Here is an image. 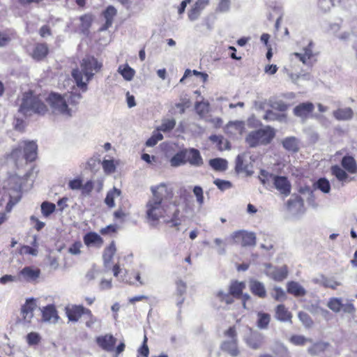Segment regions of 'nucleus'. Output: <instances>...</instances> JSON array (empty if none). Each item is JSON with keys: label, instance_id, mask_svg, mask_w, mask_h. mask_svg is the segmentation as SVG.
I'll list each match as a JSON object with an SVG mask.
<instances>
[{"label": "nucleus", "instance_id": "f257e3e1", "mask_svg": "<svg viewBox=\"0 0 357 357\" xmlns=\"http://www.w3.org/2000/svg\"><path fill=\"white\" fill-rule=\"evenodd\" d=\"M82 98L79 93L70 92L61 95L56 92H50L46 101L53 112L70 117L76 110V107Z\"/></svg>", "mask_w": 357, "mask_h": 357}, {"label": "nucleus", "instance_id": "f03ea898", "mask_svg": "<svg viewBox=\"0 0 357 357\" xmlns=\"http://www.w3.org/2000/svg\"><path fill=\"white\" fill-rule=\"evenodd\" d=\"M20 101L18 112L24 116H44L48 112V107L41 94L33 90L24 92Z\"/></svg>", "mask_w": 357, "mask_h": 357}, {"label": "nucleus", "instance_id": "7ed1b4c3", "mask_svg": "<svg viewBox=\"0 0 357 357\" xmlns=\"http://www.w3.org/2000/svg\"><path fill=\"white\" fill-rule=\"evenodd\" d=\"M81 70L78 68L72 71V76L74 78L77 86L83 91L87 90V82L93 75L99 72L102 63L98 61L93 56H86L80 63Z\"/></svg>", "mask_w": 357, "mask_h": 357}, {"label": "nucleus", "instance_id": "20e7f679", "mask_svg": "<svg viewBox=\"0 0 357 357\" xmlns=\"http://www.w3.org/2000/svg\"><path fill=\"white\" fill-rule=\"evenodd\" d=\"M38 157V144L33 140H22L13 147L7 158L14 162L18 168L22 160L25 164L34 162Z\"/></svg>", "mask_w": 357, "mask_h": 357}, {"label": "nucleus", "instance_id": "39448f33", "mask_svg": "<svg viewBox=\"0 0 357 357\" xmlns=\"http://www.w3.org/2000/svg\"><path fill=\"white\" fill-rule=\"evenodd\" d=\"M275 132L273 128L266 126L250 132L246 137L245 142L251 148L262 145H267L271 143L275 137Z\"/></svg>", "mask_w": 357, "mask_h": 357}, {"label": "nucleus", "instance_id": "423d86ee", "mask_svg": "<svg viewBox=\"0 0 357 357\" xmlns=\"http://www.w3.org/2000/svg\"><path fill=\"white\" fill-rule=\"evenodd\" d=\"M66 314L70 321L77 322L85 315L86 320L85 325L87 328H92L97 321V318L93 314L91 310L82 305H73L66 307Z\"/></svg>", "mask_w": 357, "mask_h": 357}, {"label": "nucleus", "instance_id": "0eeeda50", "mask_svg": "<svg viewBox=\"0 0 357 357\" xmlns=\"http://www.w3.org/2000/svg\"><path fill=\"white\" fill-rule=\"evenodd\" d=\"M146 218L151 223H156L160 218H164L167 213L166 204L150 199L146 204Z\"/></svg>", "mask_w": 357, "mask_h": 357}, {"label": "nucleus", "instance_id": "6e6552de", "mask_svg": "<svg viewBox=\"0 0 357 357\" xmlns=\"http://www.w3.org/2000/svg\"><path fill=\"white\" fill-rule=\"evenodd\" d=\"M153 198L152 199L166 204V202L170 201L174 197V192L172 188H169L165 183H160L158 185L151 188Z\"/></svg>", "mask_w": 357, "mask_h": 357}, {"label": "nucleus", "instance_id": "1a4fd4ad", "mask_svg": "<svg viewBox=\"0 0 357 357\" xmlns=\"http://www.w3.org/2000/svg\"><path fill=\"white\" fill-rule=\"evenodd\" d=\"M327 306L335 313L342 310L344 313L354 314L356 311V307L351 301L343 304L340 298L335 297L328 300Z\"/></svg>", "mask_w": 357, "mask_h": 357}, {"label": "nucleus", "instance_id": "9d476101", "mask_svg": "<svg viewBox=\"0 0 357 357\" xmlns=\"http://www.w3.org/2000/svg\"><path fill=\"white\" fill-rule=\"evenodd\" d=\"M235 243L243 247L252 246L256 244V236L255 234L245 231H238L232 235Z\"/></svg>", "mask_w": 357, "mask_h": 357}, {"label": "nucleus", "instance_id": "9b49d317", "mask_svg": "<svg viewBox=\"0 0 357 357\" xmlns=\"http://www.w3.org/2000/svg\"><path fill=\"white\" fill-rule=\"evenodd\" d=\"M314 109V105L312 102H302L294 107V114L295 116L301 118L303 121H305L312 116Z\"/></svg>", "mask_w": 357, "mask_h": 357}, {"label": "nucleus", "instance_id": "f8f14e48", "mask_svg": "<svg viewBox=\"0 0 357 357\" xmlns=\"http://www.w3.org/2000/svg\"><path fill=\"white\" fill-rule=\"evenodd\" d=\"M40 270L38 268L25 266L18 273L20 280L31 282H35L40 277Z\"/></svg>", "mask_w": 357, "mask_h": 357}, {"label": "nucleus", "instance_id": "ddd939ff", "mask_svg": "<svg viewBox=\"0 0 357 357\" xmlns=\"http://www.w3.org/2000/svg\"><path fill=\"white\" fill-rule=\"evenodd\" d=\"M273 184L280 193L287 197L291 193V185L287 177L284 176H273Z\"/></svg>", "mask_w": 357, "mask_h": 357}, {"label": "nucleus", "instance_id": "4468645a", "mask_svg": "<svg viewBox=\"0 0 357 357\" xmlns=\"http://www.w3.org/2000/svg\"><path fill=\"white\" fill-rule=\"evenodd\" d=\"M96 342L102 349L106 351H112L114 349L116 339L111 334H106L97 337Z\"/></svg>", "mask_w": 357, "mask_h": 357}, {"label": "nucleus", "instance_id": "2eb2a0df", "mask_svg": "<svg viewBox=\"0 0 357 357\" xmlns=\"http://www.w3.org/2000/svg\"><path fill=\"white\" fill-rule=\"evenodd\" d=\"M8 195L9 197L8 202L6 206L7 212H10L13 206L17 204L22 198V189L21 187L10 188L8 190Z\"/></svg>", "mask_w": 357, "mask_h": 357}, {"label": "nucleus", "instance_id": "dca6fc26", "mask_svg": "<svg viewBox=\"0 0 357 357\" xmlns=\"http://www.w3.org/2000/svg\"><path fill=\"white\" fill-rule=\"evenodd\" d=\"M36 307L35 301L33 298L27 299L21 307L22 320L26 323H31Z\"/></svg>", "mask_w": 357, "mask_h": 357}, {"label": "nucleus", "instance_id": "f3484780", "mask_svg": "<svg viewBox=\"0 0 357 357\" xmlns=\"http://www.w3.org/2000/svg\"><path fill=\"white\" fill-rule=\"evenodd\" d=\"M245 130V123L241 121L229 122L226 126V133L231 137L242 135Z\"/></svg>", "mask_w": 357, "mask_h": 357}, {"label": "nucleus", "instance_id": "a211bd4d", "mask_svg": "<svg viewBox=\"0 0 357 357\" xmlns=\"http://www.w3.org/2000/svg\"><path fill=\"white\" fill-rule=\"evenodd\" d=\"M314 43L310 41L308 45L304 47L303 54L301 53H294V55L299 59L301 61H302L304 64H309L313 60L314 57L317 55L316 53L314 52Z\"/></svg>", "mask_w": 357, "mask_h": 357}, {"label": "nucleus", "instance_id": "6ab92c4d", "mask_svg": "<svg viewBox=\"0 0 357 357\" xmlns=\"http://www.w3.org/2000/svg\"><path fill=\"white\" fill-rule=\"evenodd\" d=\"M42 317L45 321L56 323L59 319L57 310L54 305H48L42 311Z\"/></svg>", "mask_w": 357, "mask_h": 357}, {"label": "nucleus", "instance_id": "aec40b11", "mask_svg": "<svg viewBox=\"0 0 357 357\" xmlns=\"http://www.w3.org/2000/svg\"><path fill=\"white\" fill-rule=\"evenodd\" d=\"M84 243L87 246L95 245L100 248L104 243L102 238L95 231H89L83 237Z\"/></svg>", "mask_w": 357, "mask_h": 357}, {"label": "nucleus", "instance_id": "412c9836", "mask_svg": "<svg viewBox=\"0 0 357 357\" xmlns=\"http://www.w3.org/2000/svg\"><path fill=\"white\" fill-rule=\"evenodd\" d=\"M49 54V48L45 43H36L33 49L31 56L36 61L44 59Z\"/></svg>", "mask_w": 357, "mask_h": 357}, {"label": "nucleus", "instance_id": "4be33fe9", "mask_svg": "<svg viewBox=\"0 0 357 357\" xmlns=\"http://www.w3.org/2000/svg\"><path fill=\"white\" fill-rule=\"evenodd\" d=\"M209 3V0H197L188 12V18L194 21L198 18L201 11Z\"/></svg>", "mask_w": 357, "mask_h": 357}, {"label": "nucleus", "instance_id": "5701e85b", "mask_svg": "<svg viewBox=\"0 0 357 357\" xmlns=\"http://www.w3.org/2000/svg\"><path fill=\"white\" fill-rule=\"evenodd\" d=\"M117 10L113 6H108L102 12V16L105 19V23L103 24L101 30H107L112 26L114 17L116 15Z\"/></svg>", "mask_w": 357, "mask_h": 357}, {"label": "nucleus", "instance_id": "b1692460", "mask_svg": "<svg viewBox=\"0 0 357 357\" xmlns=\"http://www.w3.org/2000/svg\"><path fill=\"white\" fill-rule=\"evenodd\" d=\"M245 289V283L244 282L233 280L229 284V292L234 298H241Z\"/></svg>", "mask_w": 357, "mask_h": 357}, {"label": "nucleus", "instance_id": "393cba45", "mask_svg": "<svg viewBox=\"0 0 357 357\" xmlns=\"http://www.w3.org/2000/svg\"><path fill=\"white\" fill-rule=\"evenodd\" d=\"M331 172L340 182H349L352 180L349 176L348 172L343 168L337 165L331 166Z\"/></svg>", "mask_w": 357, "mask_h": 357}, {"label": "nucleus", "instance_id": "a878e982", "mask_svg": "<svg viewBox=\"0 0 357 357\" xmlns=\"http://www.w3.org/2000/svg\"><path fill=\"white\" fill-rule=\"evenodd\" d=\"M275 317L280 321L291 323L292 314L283 304L278 305L275 308Z\"/></svg>", "mask_w": 357, "mask_h": 357}, {"label": "nucleus", "instance_id": "bb28decb", "mask_svg": "<svg viewBox=\"0 0 357 357\" xmlns=\"http://www.w3.org/2000/svg\"><path fill=\"white\" fill-rule=\"evenodd\" d=\"M188 162L191 165L201 166L203 165V160L199 151L196 149L187 150L186 162Z\"/></svg>", "mask_w": 357, "mask_h": 357}, {"label": "nucleus", "instance_id": "cd10ccee", "mask_svg": "<svg viewBox=\"0 0 357 357\" xmlns=\"http://www.w3.org/2000/svg\"><path fill=\"white\" fill-rule=\"evenodd\" d=\"M341 165L349 174L357 172V163L354 157L345 155L341 160Z\"/></svg>", "mask_w": 357, "mask_h": 357}, {"label": "nucleus", "instance_id": "c85d7f7f", "mask_svg": "<svg viewBox=\"0 0 357 357\" xmlns=\"http://www.w3.org/2000/svg\"><path fill=\"white\" fill-rule=\"evenodd\" d=\"M221 349L233 357H236L239 354V350L237 346V340L224 341L221 344Z\"/></svg>", "mask_w": 357, "mask_h": 357}, {"label": "nucleus", "instance_id": "c756f323", "mask_svg": "<svg viewBox=\"0 0 357 357\" xmlns=\"http://www.w3.org/2000/svg\"><path fill=\"white\" fill-rule=\"evenodd\" d=\"M333 115L338 121H347L353 117L354 112L350 107L338 108L333 111Z\"/></svg>", "mask_w": 357, "mask_h": 357}, {"label": "nucleus", "instance_id": "7c9ffc66", "mask_svg": "<svg viewBox=\"0 0 357 357\" xmlns=\"http://www.w3.org/2000/svg\"><path fill=\"white\" fill-rule=\"evenodd\" d=\"M80 21L79 29L82 33H87L94 20V16L91 13H86L79 17Z\"/></svg>", "mask_w": 357, "mask_h": 357}, {"label": "nucleus", "instance_id": "2f4dec72", "mask_svg": "<svg viewBox=\"0 0 357 357\" xmlns=\"http://www.w3.org/2000/svg\"><path fill=\"white\" fill-rule=\"evenodd\" d=\"M250 288L254 295L262 298L266 296L265 287L261 282L257 280L251 281Z\"/></svg>", "mask_w": 357, "mask_h": 357}, {"label": "nucleus", "instance_id": "473e14b6", "mask_svg": "<svg viewBox=\"0 0 357 357\" xmlns=\"http://www.w3.org/2000/svg\"><path fill=\"white\" fill-rule=\"evenodd\" d=\"M116 252L115 242L112 241L109 245L105 248L102 254V259L105 266L112 261Z\"/></svg>", "mask_w": 357, "mask_h": 357}, {"label": "nucleus", "instance_id": "72a5a7b5", "mask_svg": "<svg viewBox=\"0 0 357 357\" xmlns=\"http://www.w3.org/2000/svg\"><path fill=\"white\" fill-rule=\"evenodd\" d=\"M121 190L114 187L112 190L107 192L106 197L105 199V203L109 208H113L115 206L114 199L115 198L121 196Z\"/></svg>", "mask_w": 357, "mask_h": 357}, {"label": "nucleus", "instance_id": "f704fd0d", "mask_svg": "<svg viewBox=\"0 0 357 357\" xmlns=\"http://www.w3.org/2000/svg\"><path fill=\"white\" fill-rule=\"evenodd\" d=\"M187 150H182L176 153L170 160L172 167H178L186 163Z\"/></svg>", "mask_w": 357, "mask_h": 357}, {"label": "nucleus", "instance_id": "c9c22d12", "mask_svg": "<svg viewBox=\"0 0 357 357\" xmlns=\"http://www.w3.org/2000/svg\"><path fill=\"white\" fill-rule=\"evenodd\" d=\"M282 146L287 151L293 153L297 152L299 149L297 140L294 137L284 139L282 141Z\"/></svg>", "mask_w": 357, "mask_h": 357}, {"label": "nucleus", "instance_id": "e433bc0d", "mask_svg": "<svg viewBox=\"0 0 357 357\" xmlns=\"http://www.w3.org/2000/svg\"><path fill=\"white\" fill-rule=\"evenodd\" d=\"M271 321V315L268 313L259 312L257 313V326L260 329L268 328Z\"/></svg>", "mask_w": 357, "mask_h": 357}, {"label": "nucleus", "instance_id": "4c0bfd02", "mask_svg": "<svg viewBox=\"0 0 357 357\" xmlns=\"http://www.w3.org/2000/svg\"><path fill=\"white\" fill-rule=\"evenodd\" d=\"M328 346L329 344L326 342H315L310 347L308 348V352L312 356H317L320 354L321 353L324 352Z\"/></svg>", "mask_w": 357, "mask_h": 357}, {"label": "nucleus", "instance_id": "58836bf2", "mask_svg": "<svg viewBox=\"0 0 357 357\" xmlns=\"http://www.w3.org/2000/svg\"><path fill=\"white\" fill-rule=\"evenodd\" d=\"M287 269L285 266L274 268L271 272V277L275 281H282L287 276Z\"/></svg>", "mask_w": 357, "mask_h": 357}, {"label": "nucleus", "instance_id": "ea45409f", "mask_svg": "<svg viewBox=\"0 0 357 357\" xmlns=\"http://www.w3.org/2000/svg\"><path fill=\"white\" fill-rule=\"evenodd\" d=\"M262 342L263 337L260 334L252 335L247 339L248 345L253 349L260 348Z\"/></svg>", "mask_w": 357, "mask_h": 357}, {"label": "nucleus", "instance_id": "a19ab883", "mask_svg": "<svg viewBox=\"0 0 357 357\" xmlns=\"http://www.w3.org/2000/svg\"><path fill=\"white\" fill-rule=\"evenodd\" d=\"M118 72L128 81L131 80L135 75V70L128 64L120 66L118 68Z\"/></svg>", "mask_w": 357, "mask_h": 357}, {"label": "nucleus", "instance_id": "79ce46f5", "mask_svg": "<svg viewBox=\"0 0 357 357\" xmlns=\"http://www.w3.org/2000/svg\"><path fill=\"white\" fill-rule=\"evenodd\" d=\"M211 167L216 171H224L227 167V162L222 158H214L209 160Z\"/></svg>", "mask_w": 357, "mask_h": 357}, {"label": "nucleus", "instance_id": "37998d69", "mask_svg": "<svg viewBox=\"0 0 357 357\" xmlns=\"http://www.w3.org/2000/svg\"><path fill=\"white\" fill-rule=\"evenodd\" d=\"M287 291L296 296H303L305 294L304 289L298 283L291 282L288 284Z\"/></svg>", "mask_w": 357, "mask_h": 357}, {"label": "nucleus", "instance_id": "c03bdc74", "mask_svg": "<svg viewBox=\"0 0 357 357\" xmlns=\"http://www.w3.org/2000/svg\"><path fill=\"white\" fill-rule=\"evenodd\" d=\"M56 206L54 204L49 202H43L41 204V213L45 217L50 216L54 212Z\"/></svg>", "mask_w": 357, "mask_h": 357}, {"label": "nucleus", "instance_id": "a18cd8bd", "mask_svg": "<svg viewBox=\"0 0 357 357\" xmlns=\"http://www.w3.org/2000/svg\"><path fill=\"white\" fill-rule=\"evenodd\" d=\"M41 336L36 332H31L26 336V342L29 346L38 345L41 341Z\"/></svg>", "mask_w": 357, "mask_h": 357}, {"label": "nucleus", "instance_id": "49530a36", "mask_svg": "<svg viewBox=\"0 0 357 357\" xmlns=\"http://www.w3.org/2000/svg\"><path fill=\"white\" fill-rule=\"evenodd\" d=\"M216 297L222 303L230 305L234 302V299L229 292L226 293L223 291H219L216 294Z\"/></svg>", "mask_w": 357, "mask_h": 357}, {"label": "nucleus", "instance_id": "de8ad7c7", "mask_svg": "<svg viewBox=\"0 0 357 357\" xmlns=\"http://www.w3.org/2000/svg\"><path fill=\"white\" fill-rule=\"evenodd\" d=\"M102 166L105 173L107 174H112L116 171V164L114 160H103Z\"/></svg>", "mask_w": 357, "mask_h": 357}, {"label": "nucleus", "instance_id": "09e8293b", "mask_svg": "<svg viewBox=\"0 0 357 357\" xmlns=\"http://www.w3.org/2000/svg\"><path fill=\"white\" fill-rule=\"evenodd\" d=\"M317 188L319 189L324 193H328L331 190V185L329 181L325 178H320L315 183Z\"/></svg>", "mask_w": 357, "mask_h": 357}, {"label": "nucleus", "instance_id": "8fccbe9b", "mask_svg": "<svg viewBox=\"0 0 357 357\" xmlns=\"http://www.w3.org/2000/svg\"><path fill=\"white\" fill-rule=\"evenodd\" d=\"M14 36V33L8 31H0V47H5L9 44Z\"/></svg>", "mask_w": 357, "mask_h": 357}, {"label": "nucleus", "instance_id": "3c124183", "mask_svg": "<svg viewBox=\"0 0 357 357\" xmlns=\"http://www.w3.org/2000/svg\"><path fill=\"white\" fill-rule=\"evenodd\" d=\"M270 106L275 110L280 112H285L289 107V105L284 102L283 100H274L271 101Z\"/></svg>", "mask_w": 357, "mask_h": 357}, {"label": "nucleus", "instance_id": "603ef678", "mask_svg": "<svg viewBox=\"0 0 357 357\" xmlns=\"http://www.w3.org/2000/svg\"><path fill=\"white\" fill-rule=\"evenodd\" d=\"M273 176H275L273 174L268 172L264 169H261L259 172V179L261 183L265 185L270 182L271 180L273 181Z\"/></svg>", "mask_w": 357, "mask_h": 357}, {"label": "nucleus", "instance_id": "864d4df0", "mask_svg": "<svg viewBox=\"0 0 357 357\" xmlns=\"http://www.w3.org/2000/svg\"><path fill=\"white\" fill-rule=\"evenodd\" d=\"M176 126V121L174 119H167L163 121L158 129V130H161L162 132H169L174 129Z\"/></svg>", "mask_w": 357, "mask_h": 357}, {"label": "nucleus", "instance_id": "5fc2aeb1", "mask_svg": "<svg viewBox=\"0 0 357 357\" xmlns=\"http://www.w3.org/2000/svg\"><path fill=\"white\" fill-rule=\"evenodd\" d=\"M298 316L305 327L310 328L312 326L313 321L307 313L305 312H299Z\"/></svg>", "mask_w": 357, "mask_h": 357}, {"label": "nucleus", "instance_id": "6e6d98bb", "mask_svg": "<svg viewBox=\"0 0 357 357\" xmlns=\"http://www.w3.org/2000/svg\"><path fill=\"white\" fill-rule=\"evenodd\" d=\"M162 139L163 136L161 133H160L158 131L153 132L152 136L147 139L146 145L147 146H153Z\"/></svg>", "mask_w": 357, "mask_h": 357}, {"label": "nucleus", "instance_id": "4d7b16f0", "mask_svg": "<svg viewBox=\"0 0 357 357\" xmlns=\"http://www.w3.org/2000/svg\"><path fill=\"white\" fill-rule=\"evenodd\" d=\"M147 341H148V337L145 335L144 337L142 344L138 350L137 357H139V356H142L143 357H149V347L147 345Z\"/></svg>", "mask_w": 357, "mask_h": 357}, {"label": "nucleus", "instance_id": "13d9d810", "mask_svg": "<svg viewBox=\"0 0 357 357\" xmlns=\"http://www.w3.org/2000/svg\"><path fill=\"white\" fill-rule=\"evenodd\" d=\"M322 285L325 288H330L335 290L337 287L341 285V282L331 278H325L322 281Z\"/></svg>", "mask_w": 357, "mask_h": 357}, {"label": "nucleus", "instance_id": "bf43d9fd", "mask_svg": "<svg viewBox=\"0 0 357 357\" xmlns=\"http://www.w3.org/2000/svg\"><path fill=\"white\" fill-rule=\"evenodd\" d=\"M193 192L197 198V202L199 206H202L204 202V192L202 187L196 185L193 188Z\"/></svg>", "mask_w": 357, "mask_h": 357}, {"label": "nucleus", "instance_id": "052dcab7", "mask_svg": "<svg viewBox=\"0 0 357 357\" xmlns=\"http://www.w3.org/2000/svg\"><path fill=\"white\" fill-rule=\"evenodd\" d=\"M290 342L294 345L302 346L307 342V340L303 335H294L291 337Z\"/></svg>", "mask_w": 357, "mask_h": 357}, {"label": "nucleus", "instance_id": "680f3d73", "mask_svg": "<svg viewBox=\"0 0 357 357\" xmlns=\"http://www.w3.org/2000/svg\"><path fill=\"white\" fill-rule=\"evenodd\" d=\"M195 109L197 114L203 116L208 111V104L203 102H197L195 105Z\"/></svg>", "mask_w": 357, "mask_h": 357}, {"label": "nucleus", "instance_id": "e2e57ef3", "mask_svg": "<svg viewBox=\"0 0 357 357\" xmlns=\"http://www.w3.org/2000/svg\"><path fill=\"white\" fill-rule=\"evenodd\" d=\"M94 188V183L89 180L87 181L84 185L82 184V187L81 188L82 193L85 195H89L93 191Z\"/></svg>", "mask_w": 357, "mask_h": 357}, {"label": "nucleus", "instance_id": "0e129e2a", "mask_svg": "<svg viewBox=\"0 0 357 357\" xmlns=\"http://www.w3.org/2000/svg\"><path fill=\"white\" fill-rule=\"evenodd\" d=\"M68 187L73 190H81L82 187V180L80 178H76L69 181Z\"/></svg>", "mask_w": 357, "mask_h": 357}, {"label": "nucleus", "instance_id": "69168bd1", "mask_svg": "<svg viewBox=\"0 0 357 357\" xmlns=\"http://www.w3.org/2000/svg\"><path fill=\"white\" fill-rule=\"evenodd\" d=\"M113 215L114 220H120L123 221L128 215V213H127L124 208L120 207L114 212Z\"/></svg>", "mask_w": 357, "mask_h": 357}, {"label": "nucleus", "instance_id": "338daca9", "mask_svg": "<svg viewBox=\"0 0 357 357\" xmlns=\"http://www.w3.org/2000/svg\"><path fill=\"white\" fill-rule=\"evenodd\" d=\"M214 184L221 190H225L231 187V184L229 181L218 178L214 181Z\"/></svg>", "mask_w": 357, "mask_h": 357}, {"label": "nucleus", "instance_id": "774afa93", "mask_svg": "<svg viewBox=\"0 0 357 357\" xmlns=\"http://www.w3.org/2000/svg\"><path fill=\"white\" fill-rule=\"evenodd\" d=\"M118 227L115 225H109L107 227L102 228L100 230V233L102 235H107V234H115L117 232Z\"/></svg>", "mask_w": 357, "mask_h": 357}]
</instances>
